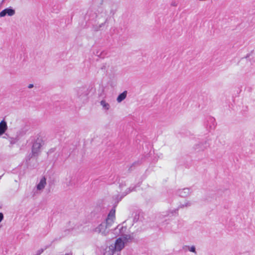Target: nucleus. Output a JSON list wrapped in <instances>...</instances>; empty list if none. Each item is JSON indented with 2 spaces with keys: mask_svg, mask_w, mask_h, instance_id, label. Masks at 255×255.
<instances>
[{
  "mask_svg": "<svg viewBox=\"0 0 255 255\" xmlns=\"http://www.w3.org/2000/svg\"><path fill=\"white\" fill-rule=\"evenodd\" d=\"M7 129V123L4 120H3L0 122V136L4 134Z\"/></svg>",
  "mask_w": 255,
  "mask_h": 255,
  "instance_id": "nucleus-9",
  "label": "nucleus"
},
{
  "mask_svg": "<svg viewBox=\"0 0 255 255\" xmlns=\"http://www.w3.org/2000/svg\"><path fill=\"white\" fill-rule=\"evenodd\" d=\"M4 218L3 214L0 212V223L3 220Z\"/></svg>",
  "mask_w": 255,
  "mask_h": 255,
  "instance_id": "nucleus-16",
  "label": "nucleus"
},
{
  "mask_svg": "<svg viewBox=\"0 0 255 255\" xmlns=\"http://www.w3.org/2000/svg\"><path fill=\"white\" fill-rule=\"evenodd\" d=\"M189 251L193 253H196L195 248L194 246H192L190 249Z\"/></svg>",
  "mask_w": 255,
  "mask_h": 255,
  "instance_id": "nucleus-15",
  "label": "nucleus"
},
{
  "mask_svg": "<svg viewBox=\"0 0 255 255\" xmlns=\"http://www.w3.org/2000/svg\"><path fill=\"white\" fill-rule=\"evenodd\" d=\"M130 191H131V190L129 189H128V191L125 193V195L128 194V193L130 192Z\"/></svg>",
  "mask_w": 255,
  "mask_h": 255,
  "instance_id": "nucleus-18",
  "label": "nucleus"
},
{
  "mask_svg": "<svg viewBox=\"0 0 255 255\" xmlns=\"http://www.w3.org/2000/svg\"><path fill=\"white\" fill-rule=\"evenodd\" d=\"M65 255H72V254H68Z\"/></svg>",
  "mask_w": 255,
  "mask_h": 255,
  "instance_id": "nucleus-20",
  "label": "nucleus"
},
{
  "mask_svg": "<svg viewBox=\"0 0 255 255\" xmlns=\"http://www.w3.org/2000/svg\"><path fill=\"white\" fill-rule=\"evenodd\" d=\"M42 252H43V250L39 251V254H41Z\"/></svg>",
  "mask_w": 255,
  "mask_h": 255,
  "instance_id": "nucleus-19",
  "label": "nucleus"
},
{
  "mask_svg": "<svg viewBox=\"0 0 255 255\" xmlns=\"http://www.w3.org/2000/svg\"><path fill=\"white\" fill-rule=\"evenodd\" d=\"M15 14V10L11 8H7L0 12V17H4L5 15L11 16Z\"/></svg>",
  "mask_w": 255,
  "mask_h": 255,
  "instance_id": "nucleus-6",
  "label": "nucleus"
},
{
  "mask_svg": "<svg viewBox=\"0 0 255 255\" xmlns=\"http://www.w3.org/2000/svg\"><path fill=\"white\" fill-rule=\"evenodd\" d=\"M101 16L102 17H104V22H102L100 25V27L103 26L104 25V24L107 22V21L108 20V16H107V14H106V12L105 11H104V10L102 11V12L101 13ZM100 16V15H98V19L99 18Z\"/></svg>",
  "mask_w": 255,
  "mask_h": 255,
  "instance_id": "nucleus-11",
  "label": "nucleus"
},
{
  "mask_svg": "<svg viewBox=\"0 0 255 255\" xmlns=\"http://www.w3.org/2000/svg\"><path fill=\"white\" fill-rule=\"evenodd\" d=\"M115 230L116 232L117 230L119 231V235L120 237L116 240L114 250L120 252L125 248L126 244L131 240L132 238L129 234H126L127 231V228L126 227L119 225Z\"/></svg>",
  "mask_w": 255,
  "mask_h": 255,
  "instance_id": "nucleus-1",
  "label": "nucleus"
},
{
  "mask_svg": "<svg viewBox=\"0 0 255 255\" xmlns=\"http://www.w3.org/2000/svg\"><path fill=\"white\" fill-rule=\"evenodd\" d=\"M9 142H10V143L11 144H14L16 142V140L15 138H10L9 139Z\"/></svg>",
  "mask_w": 255,
  "mask_h": 255,
  "instance_id": "nucleus-14",
  "label": "nucleus"
},
{
  "mask_svg": "<svg viewBox=\"0 0 255 255\" xmlns=\"http://www.w3.org/2000/svg\"><path fill=\"white\" fill-rule=\"evenodd\" d=\"M109 228H110L107 227L105 223L103 222L93 229V232L96 233L101 234L102 236H106L109 233Z\"/></svg>",
  "mask_w": 255,
  "mask_h": 255,
  "instance_id": "nucleus-2",
  "label": "nucleus"
},
{
  "mask_svg": "<svg viewBox=\"0 0 255 255\" xmlns=\"http://www.w3.org/2000/svg\"><path fill=\"white\" fill-rule=\"evenodd\" d=\"M41 144L39 140L35 141L32 146V152L33 155H37L40 152Z\"/></svg>",
  "mask_w": 255,
  "mask_h": 255,
  "instance_id": "nucleus-5",
  "label": "nucleus"
},
{
  "mask_svg": "<svg viewBox=\"0 0 255 255\" xmlns=\"http://www.w3.org/2000/svg\"><path fill=\"white\" fill-rule=\"evenodd\" d=\"M191 193L190 189L188 188L180 189L177 191V194L182 197H186Z\"/></svg>",
  "mask_w": 255,
  "mask_h": 255,
  "instance_id": "nucleus-7",
  "label": "nucleus"
},
{
  "mask_svg": "<svg viewBox=\"0 0 255 255\" xmlns=\"http://www.w3.org/2000/svg\"><path fill=\"white\" fill-rule=\"evenodd\" d=\"M46 184V178L45 177H42L36 186V191L41 193L45 188Z\"/></svg>",
  "mask_w": 255,
  "mask_h": 255,
  "instance_id": "nucleus-4",
  "label": "nucleus"
},
{
  "mask_svg": "<svg viewBox=\"0 0 255 255\" xmlns=\"http://www.w3.org/2000/svg\"><path fill=\"white\" fill-rule=\"evenodd\" d=\"M77 96L80 99L86 98L87 96L86 89L85 88H79L77 92Z\"/></svg>",
  "mask_w": 255,
  "mask_h": 255,
  "instance_id": "nucleus-10",
  "label": "nucleus"
},
{
  "mask_svg": "<svg viewBox=\"0 0 255 255\" xmlns=\"http://www.w3.org/2000/svg\"><path fill=\"white\" fill-rule=\"evenodd\" d=\"M191 202L189 200H186L183 202L181 203L179 206V208H183L185 207H188L191 205Z\"/></svg>",
  "mask_w": 255,
  "mask_h": 255,
  "instance_id": "nucleus-13",
  "label": "nucleus"
},
{
  "mask_svg": "<svg viewBox=\"0 0 255 255\" xmlns=\"http://www.w3.org/2000/svg\"><path fill=\"white\" fill-rule=\"evenodd\" d=\"M115 212V209H112L109 213L105 222H104L107 225V227L110 228L114 224L116 219Z\"/></svg>",
  "mask_w": 255,
  "mask_h": 255,
  "instance_id": "nucleus-3",
  "label": "nucleus"
},
{
  "mask_svg": "<svg viewBox=\"0 0 255 255\" xmlns=\"http://www.w3.org/2000/svg\"><path fill=\"white\" fill-rule=\"evenodd\" d=\"M33 86H33V85L32 84H29V85H28V88L29 89H31V88H32L33 87Z\"/></svg>",
  "mask_w": 255,
  "mask_h": 255,
  "instance_id": "nucleus-17",
  "label": "nucleus"
},
{
  "mask_svg": "<svg viewBox=\"0 0 255 255\" xmlns=\"http://www.w3.org/2000/svg\"><path fill=\"white\" fill-rule=\"evenodd\" d=\"M100 106L102 107V109L105 112H107L111 109L110 104L107 102L105 100H102L100 102Z\"/></svg>",
  "mask_w": 255,
  "mask_h": 255,
  "instance_id": "nucleus-8",
  "label": "nucleus"
},
{
  "mask_svg": "<svg viewBox=\"0 0 255 255\" xmlns=\"http://www.w3.org/2000/svg\"><path fill=\"white\" fill-rule=\"evenodd\" d=\"M127 95V92L126 91L123 92L122 93L120 94L117 98V101L118 103L122 102L124 100L126 99Z\"/></svg>",
  "mask_w": 255,
  "mask_h": 255,
  "instance_id": "nucleus-12",
  "label": "nucleus"
}]
</instances>
